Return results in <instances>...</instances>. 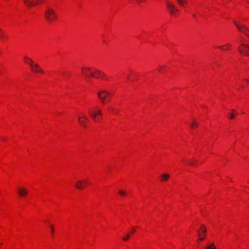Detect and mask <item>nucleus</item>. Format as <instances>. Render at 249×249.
<instances>
[{"label":"nucleus","mask_w":249,"mask_h":249,"mask_svg":"<svg viewBox=\"0 0 249 249\" xmlns=\"http://www.w3.org/2000/svg\"><path fill=\"white\" fill-rule=\"evenodd\" d=\"M44 16L45 19L49 23H53L57 18V16L54 10L50 7L46 8Z\"/></svg>","instance_id":"nucleus-1"},{"label":"nucleus","mask_w":249,"mask_h":249,"mask_svg":"<svg viewBox=\"0 0 249 249\" xmlns=\"http://www.w3.org/2000/svg\"><path fill=\"white\" fill-rule=\"evenodd\" d=\"M89 116L96 122H99L102 117V113L101 110L97 107H94L92 109H89Z\"/></svg>","instance_id":"nucleus-2"},{"label":"nucleus","mask_w":249,"mask_h":249,"mask_svg":"<svg viewBox=\"0 0 249 249\" xmlns=\"http://www.w3.org/2000/svg\"><path fill=\"white\" fill-rule=\"evenodd\" d=\"M98 96L101 102L103 104L109 102L112 97L111 93L105 90L99 91L98 93Z\"/></svg>","instance_id":"nucleus-3"},{"label":"nucleus","mask_w":249,"mask_h":249,"mask_svg":"<svg viewBox=\"0 0 249 249\" xmlns=\"http://www.w3.org/2000/svg\"><path fill=\"white\" fill-rule=\"evenodd\" d=\"M234 23L240 32L245 34L249 38V29L246 26L237 21H234Z\"/></svg>","instance_id":"nucleus-4"},{"label":"nucleus","mask_w":249,"mask_h":249,"mask_svg":"<svg viewBox=\"0 0 249 249\" xmlns=\"http://www.w3.org/2000/svg\"><path fill=\"white\" fill-rule=\"evenodd\" d=\"M240 42H241V44L238 48V51L241 54L249 56V45L242 42V40H241Z\"/></svg>","instance_id":"nucleus-5"},{"label":"nucleus","mask_w":249,"mask_h":249,"mask_svg":"<svg viewBox=\"0 0 249 249\" xmlns=\"http://www.w3.org/2000/svg\"><path fill=\"white\" fill-rule=\"evenodd\" d=\"M82 73L86 78L90 75L93 77H97L95 74H93L92 71V68L90 67H83L82 68Z\"/></svg>","instance_id":"nucleus-6"},{"label":"nucleus","mask_w":249,"mask_h":249,"mask_svg":"<svg viewBox=\"0 0 249 249\" xmlns=\"http://www.w3.org/2000/svg\"><path fill=\"white\" fill-rule=\"evenodd\" d=\"M88 184V180H80L76 182L75 187L78 189L82 190Z\"/></svg>","instance_id":"nucleus-7"},{"label":"nucleus","mask_w":249,"mask_h":249,"mask_svg":"<svg viewBox=\"0 0 249 249\" xmlns=\"http://www.w3.org/2000/svg\"><path fill=\"white\" fill-rule=\"evenodd\" d=\"M26 6L32 7L41 2L43 0H23Z\"/></svg>","instance_id":"nucleus-8"},{"label":"nucleus","mask_w":249,"mask_h":249,"mask_svg":"<svg viewBox=\"0 0 249 249\" xmlns=\"http://www.w3.org/2000/svg\"><path fill=\"white\" fill-rule=\"evenodd\" d=\"M166 4L167 8L171 14L175 15V12L178 11V9L176 8L175 5L170 3L169 1H166Z\"/></svg>","instance_id":"nucleus-9"},{"label":"nucleus","mask_w":249,"mask_h":249,"mask_svg":"<svg viewBox=\"0 0 249 249\" xmlns=\"http://www.w3.org/2000/svg\"><path fill=\"white\" fill-rule=\"evenodd\" d=\"M30 68L31 70L33 72H38V73H44L43 70L37 64H33V65H31Z\"/></svg>","instance_id":"nucleus-10"},{"label":"nucleus","mask_w":249,"mask_h":249,"mask_svg":"<svg viewBox=\"0 0 249 249\" xmlns=\"http://www.w3.org/2000/svg\"><path fill=\"white\" fill-rule=\"evenodd\" d=\"M88 120V118L85 115H83L78 118V122L81 126L83 127H86V123Z\"/></svg>","instance_id":"nucleus-11"},{"label":"nucleus","mask_w":249,"mask_h":249,"mask_svg":"<svg viewBox=\"0 0 249 249\" xmlns=\"http://www.w3.org/2000/svg\"><path fill=\"white\" fill-rule=\"evenodd\" d=\"M18 193L20 196H25L28 194V191L24 187H20L18 190Z\"/></svg>","instance_id":"nucleus-12"},{"label":"nucleus","mask_w":249,"mask_h":249,"mask_svg":"<svg viewBox=\"0 0 249 249\" xmlns=\"http://www.w3.org/2000/svg\"><path fill=\"white\" fill-rule=\"evenodd\" d=\"M95 71V73H96V76L97 77V78H98L99 77H101L103 79H107V77L104 75L103 73H102L99 70H98L96 69H93Z\"/></svg>","instance_id":"nucleus-13"},{"label":"nucleus","mask_w":249,"mask_h":249,"mask_svg":"<svg viewBox=\"0 0 249 249\" xmlns=\"http://www.w3.org/2000/svg\"><path fill=\"white\" fill-rule=\"evenodd\" d=\"M24 60L29 65L30 67L31 66V65H33V64H34L33 60L27 56H25L24 57Z\"/></svg>","instance_id":"nucleus-14"},{"label":"nucleus","mask_w":249,"mask_h":249,"mask_svg":"<svg viewBox=\"0 0 249 249\" xmlns=\"http://www.w3.org/2000/svg\"><path fill=\"white\" fill-rule=\"evenodd\" d=\"M169 177H170V176L168 174H162L160 176L161 180L162 181H166V180H167L168 179V178H169Z\"/></svg>","instance_id":"nucleus-15"},{"label":"nucleus","mask_w":249,"mask_h":249,"mask_svg":"<svg viewBox=\"0 0 249 249\" xmlns=\"http://www.w3.org/2000/svg\"><path fill=\"white\" fill-rule=\"evenodd\" d=\"M5 38V36L4 34V32L1 29H0V39H4Z\"/></svg>","instance_id":"nucleus-16"},{"label":"nucleus","mask_w":249,"mask_h":249,"mask_svg":"<svg viewBox=\"0 0 249 249\" xmlns=\"http://www.w3.org/2000/svg\"><path fill=\"white\" fill-rule=\"evenodd\" d=\"M187 162L189 165H194L196 164V161L193 160H187Z\"/></svg>","instance_id":"nucleus-17"},{"label":"nucleus","mask_w":249,"mask_h":249,"mask_svg":"<svg viewBox=\"0 0 249 249\" xmlns=\"http://www.w3.org/2000/svg\"><path fill=\"white\" fill-rule=\"evenodd\" d=\"M198 125V124L197 123H196V121L194 120V121H193L192 123H191V126L192 128H194V127L197 126Z\"/></svg>","instance_id":"nucleus-18"},{"label":"nucleus","mask_w":249,"mask_h":249,"mask_svg":"<svg viewBox=\"0 0 249 249\" xmlns=\"http://www.w3.org/2000/svg\"><path fill=\"white\" fill-rule=\"evenodd\" d=\"M201 230L202 231V232L205 234L206 233L207 230L206 228L205 227L204 225H201Z\"/></svg>","instance_id":"nucleus-19"},{"label":"nucleus","mask_w":249,"mask_h":249,"mask_svg":"<svg viewBox=\"0 0 249 249\" xmlns=\"http://www.w3.org/2000/svg\"><path fill=\"white\" fill-rule=\"evenodd\" d=\"M209 249H216V248L213 243L211 244L209 246L207 247Z\"/></svg>","instance_id":"nucleus-20"},{"label":"nucleus","mask_w":249,"mask_h":249,"mask_svg":"<svg viewBox=\"0 0 249 249\" xmlns=\"http://www.w3.org/2000/svg\"><path fill=\"white\" fill-rule=\"evenodd\" d=\"M229 47H231V45H229V44H225L223 46H220V47H218V48H221V49H224V47H226V49H229Z\"/></svg>","instance_id":"nucleus-21"},{"label":"nucleus","mask_w":249,"mask_h":249,"mask_svg":"<svg viewBox=\"0 0 249 249\" xmlns=\"http://www.w3.org/2000/svg\"><path fill=\"white\" fill-rule=\"evenodd\" d=\"M179 4L181 5H183L184 3H186L185 0H177Z\"/></svg>","instance_id":"nucleus-22"},{"label":"nucleus","mask_w":249,"mask_h":249,"mask_svg":"<svg viewBox=\"0 0 249 249\" xmlns=\"http://www.w3.org/2000/svg\"><path fill=\"white\" fill-rule=\"evenodd\" d=\"M130 235L129 234H127L125 237L123 238V240L126 241L130 238Z\"/></svg>","instance_id":"nucleus-23"},{"label":"nucleus","mask_w":249,"mask_h":249,"mask_svg":"<svg viewBox=\"0 0 249 249\" xmlns=\"http://www.w3.org/2000/svg\"><path fill=\"white\" fill-rule=\"evenodd\" d=\"M119 193L121 196H124L126 195V192L124 191L119 190Z\"/></svg>","instance_id":"nucleus-24"},{"label":"nucleus","mask_w":249,"mask_h":249,"mask_svg":"<svg viewBox=\"0 0 249 249\" xmlns=\"http://www.w3.org/2000/svg\"><path fill=\"white\" fill-rule=\"evenodd\" d=\"M197 233H198V235H199V240H200V241H202V240H203L205 239V236H203V237L201 238L200 237H201V233H200V232H199V231H197Z\"/></svg>","instance_id":"nucleus-25"},{"label":"nucleus","mask_w":249,"mask_h":249,"mask_svg":"<svg viewBox=\"0 0 249 249\" xmlns=\"http://www.w3.org/2000/svg\"><path fill=\"white\" fill-rule=\"evenodd\" d=\"M235 118V115L233 113H231L230 114L229 119L232 120Z\"/></svg>","instance_id":"nucleus-26"},{"label":"nucleus","mask_w":249,"mask_h":249,"mask_svg":"<svg viewBox=\"0 0 249 249\" xmlns=\"http://www.w3.org/2000/svg\"><path fill=\"white\" fill-rule=\"evenodd\" d=\"M108 109L113 112L115 111V108L112 107H109Z\"/></svg>","instance_id":"nucleus-27"},{"label":"nucleus","mask_w":249,"mask_h":249,"mask_svg":"<svg viewBox=\"0 0 249 249\" xmlns=\"http://www.w3.org/2000/svg\"><path fill=\"white\" fill-rule=\"evenodd\" d=\"M164 68V66H160V70H159V71L161 72V69H163Z\"/></svg>","instance_id":"nucleus-28"},{"label":"nucleus","mask_w":249,"mask_h":249,"mask_svg":"<svg viewBox=\"0 0 249 249\" xmlns=\"http://www.w3.org/2000/svg\"><path fill=\"white\" fill-rule=\"evenodd\" d=\"M114 112L115 114H118L119 110H115V111H114Z\"/></svg>","instance_id":"nucleus-29"},{"label":"nucleus","mask_w":249,"mask_h":249,"mask_svg":"<svg viewBox=\"0 0 249 249\" xmlns=\"http://www.w3.org/2000/svg\"><path fill=\"white\" fill-rule=\"evenodd\" d=\"M94 68H92V73H93V74H95L96 75V73H95V71H94L93 69Z\"/></svg>","instance_id":"nucleus-30"},{"label":"nucleus","mask_w":249,"mask_h":249,"mask_svg":"<svg viewBox=\"0 0 249 249\" xmlns=\"http://www.w3.org/2000/svg\"><path fill=\"white\" fill-rule=\"evenodd\" d=\"M135 231V228H132V233H133Z\"/></svg>","instance_id":"nucleus-31"},{"label":"nucleus","mask_w":249,"mask_h":249,"mask_svg":"<svg viewBox=\"0 0 249 249\" xmlns=\"http://www.w3.org/2000/svg\"><path fill=\"white\" fill-rule=\"evenodd\" d=\"M51 230H52V232H53V228L52 226H51Z\"/></svg>","instance_id":"nucleus-32"},{"label":"nucleus","mask_w":249,"mask_h":249,"mask_svg":"<svg viewBox=\"0 0 249 249\" xmlns=\"http://www.w3.org/2000/svg\"><path fill=\"white\" fill-rule=\"evenodd\" d=\"M231 111H232V112H236V110H235V109H231Z\"/></svg>","instance_id":"nucleus-33"},{"label":"nucleus","mask_w":249,"mask_h":249,"mask_svg":"<svg viewBox=\"0 0 249 249\" xmlns=\"http://www.w3.org/2000/svg\"><path fill=\"white\" fill-rule=\"evenodd\" d=\"M196 15H195V14H194V15H193V17H194V18H196Z\"/></svg>","instance_id":"nucleus-34"},{"label":"nucleus","mask_w":249,"mask_h":249,"mask_svg":"<svg viewBox=\"0 0 249 249\" xmlns=\"http://www.w3.org/2000/svg\"><path fill=\"white\" fill-rule=\"evenodd\" d=\"M245 80L246 81H248V79H245Z\"/></svg>","instance_id":"nucleus-35"},{"label":"nucleus","mask_w":249,"mask_h":249,"mask_svg":"<svg viewBox=\"0 0 249 249\" xmlns=\"http://www.w3.org/2000/svg\"><path fill=\"white\" fill-rule=\"evenodd\" d=\"M62 74L65 75V72H62Z\"/></svg>","instance_id":"nucleus-36"},{"label":"nucleus","mask_w":249,"mask_h":249,"mask_svg":"<svg viewBox=\"0 0 249 249\" xmlns=\"http://www.w3.org/2000/svg\"><path fill=\"white\" fill-rule=\"evenodd\" d=\"M205 249H209L208 248H207V247L205 248Z\"/></svg>","instance_id":"nucleus-37"}]
</instances>
